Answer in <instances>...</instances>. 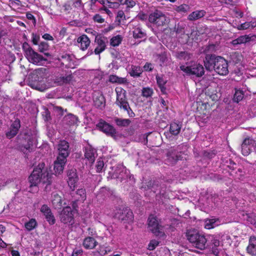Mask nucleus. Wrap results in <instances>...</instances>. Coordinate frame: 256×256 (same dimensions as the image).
Returning <instances> with one entry per match:
<instances>
[{
    "mask_svg": "<svg viewBox=\"0 0 256 256\" xmlns=\"http://www.w3.org/2000/svg\"><path fill=\"white\" fill-rule=\"evenodd\" d=\"M20 127V122L18 118H16L10 127L12 129L18 131Z\"/></svg>",
    "mask_w": 256,
    "mask_h": 256,
    "instance_id": "obj_56",
    "label": "nucleus"
},
{
    "mask_svg": "<svg viewBox=\"0 0 256 256\" xmlns=\"http://www.w3.org/2000/svg\"><path fill=\"white\" fill-rule=\"evenodd\" d=\"M18 131L10 128L9 130L6 133V136L8 138H12L18 134Z\"/></svg>",
    "mask_w": 256,
    "mask_h": 256,
    "instance_id": "obj_58",
    "label": "nucleus"
},
{
    "mask_svg": "<svg viewBox=\"0 0 256 256\" xmlns=\"http://www.w3.org/2000/svg\"><path fill=\"white\" fill-rule=\"evenodd\" d=\"M230 58L234 63L238 64L241 61L242 55L238 52H234L230 54Z\"/></svg>",
    "mask_w": 256,
    "mask_h": 256,
    "instance_id": "obj_42",
    "label": "nucleus"
},
{
    "mask_svg": "<svg viewBox=\"0 0 256 256\" xmlns=\"http://www.w3.org/2000/svg\"><path fill=\"white\" fill-rule=\"evenodd\" d=\"M68 184L72 190H74L78 180L76 170L74 168L69 169L67 172Z\"/></svg>",
    "mask_w": 256,
    "mask_h": 256,
    "instance_id": "obj_17",
    "label": "nucleus"
},
{
    "mask_svg": "<svg viewBox=\"0 0 256 256\" xmlns=\"http://www.w3.org/2000/svg\"><path fill=\"white\" fill-rule=\"evenodd\" d=\"M34 138L32 136H28L27 138V144L22 145L20 148L24 153L28 152H30L33 148V144Z\"/></svg>",
    "mask_w": 256,
    "mask_h": 256,
    "instance_id": "obj_28",
    "label": "nucleus"
},
{
    "mask_svg": "<svg viewBox=\"0 0 256 256\" xmlns=\"http://www.w3.org/2000/svg\"><path fill=\"white\" fill-rule=\"evenodd\" d=\"M45 218L47 222L50 224H54L56 222L54 216L52 214V212L49 215H48L46 216H45Z\"/></svg>",
    "mask_w": 256,
    "mask_h": 256,
    "instance_id": "obj_61",
    "label": "nucleus"
},
{
    "mask_svg": "<svg viewBox=\"0 0 256 256\" xmlns=\"http://www.w3.org/2000/svg\"><path fill=\"white\" fill-rule=\"evenodd\" d=\"M160 242L156 240H152L150 241L148 245V250H153L156 248L158 246Z\"/></svg>",
    "mask_w": 256,
    "mask_h": 256,
    "instance_id": "obj_53",
    "label": "nucleus"
},
{
    "mask_svg": "<svg viewBox=\"0 0 256 256\" xmlns=\"http://www.w3.org/2000/svg\"><path fill=\"white\" fill-rule=\"evenodd\" d=\"M182 124L181 122H172L170 124L169 132H164L166 138L170 140L173 138V136H178L181 130Z\"/></svg>",
    "mask_w": 256,
    "mask_h": 256,
    "instance_id": "obj_19",
    "label": "nucleus"
},
{
    "mask_svg": "<svg viewBox=\"0 0 256 256\" xmlns=\"http://www.w3.org/2000/svg\"><path fill=\"white\" fill-rule=\"evenodd\" d=\"M115 91L116 94V104L120 108L128 103L126 97V91L124 88L121 87H116Z\"/></svg>",
    "mask_w": 256,
    "mask_h": 256,
    "instance_id": "obj_15",
    "label": "nucleus"
},
{
    "mask_svg": "<svg viewBox=\"0 0 256 256\" xmlns=\"http://www.w3.org/2000/svg\"><path fill=\"white\" fill-rule=\"evenodd\" d=\"M188 240L193 246L201 250L206 248L207 238L203 234H200L194 230H188L186 234Z\"/></svg>",
    "mask_w": 256,
    "mask_h": 256,
    "instance_id": "obj_3",
    "label": "nucleus"
},
{
    "mask_svg": "<svg viewBox=\"0 0 256 256\" xmlns=\"http://www.w3.org/2000/svg\"><path fill=\"white\" fill-rule=\"evenodd\" d=\"M120 109H122L126 111L127 112V114L128 116L130 118H134L135 116V114L133 112L129 104L128 103L127 104L124 105V106L120 108Z\"/></svg>",
    "mask_w": 256,
    "mask_h": 256,
    "instance_id": "obj_48",
    "label": "nucleus"
},
{
    "mask_svg": "<svg viewBox=\"0 0 256 256\" xmlns=\"http://www.w3.org/2000/svg\"><path fill=\"white\" fill-rule=\"evenodd\" d=\"M153 90L150 88H144L142 90V96L146 98H148L152 96Z\"/></svg>",
    "mask_w": 256,
    "mask_h": 256,
    "instance_id": "obj_50",
    "label": "nucleus"
},
{
    "mask_svg": "<svg viewBox=\"0 0 256 256\" xmlns=\"http://www.w3.org/2000/svg\"><path fill=\"white\" fill-rule=\"evenodd\" d=\"M72 80V75H68L66 76H61L56 77L54 79V83L58 86H62L64 84L68 83Z\"/></svg>",
    "mask_w": 256,
    "mask_h": 256,
    "instance_id": "obj_35",
    "label": "nucleus"
},
{
    "mask_svg": "<svg viewBox=\"0 0 256 256\" xmlns=\"http://www.w3.org/2000/svg\"><path fill=\"white\" fill-rule=\"evenodd\" d=\"M128 177L130 179L132 177L133 178V176H130L129 170H126L125 167L120 166L116 167L114 171L110 172L108 178L116 179L118 181L122 182L123 180H126Z\"/></svg>",
    "mask_w": 256,
    "mask_h": 256,
    "instance_id": "obj_8",
    "label": "nucleus"
},
{
    "mask_svg": "<svg viewBox=\"0 0 256 256\" xmlns=\"http://www.w3.org/2000/svg\"><path fill=\"white\" fill-rule=\"evenodd\" d=\"M157 84L161 92L163 94H166V88L165 87V84L167 82V80L164 78L162 76H156V77Z\"/></svg>",
    "mask_w": 256,
    "mask_h": 256,
    "instance_id": "obj_38",
    "label": "nucleus"
},
{
    "mask_svg": "<svg viewBox=\"0 0 256 256\" xmlns=\"http://www.w3.org/2000/svg\"><path fill=\"white\" fill-rule=\"evenodd\" d=\"M60 221L64 224H72L74 222V211L70 206L63 208L60 212Z\"/></svg>",
    "mask_w": 256,
    "mask_h": 256,
    "instance_id": "obj_11",
    "label": "nucleus"
},
{
    "mask_svg": "<svg viewBox=\"0 0 256 256\" xmlns=\"http://www.w3.org/2000/svg\"><path fill=\"white\" fill-rule=\"evenodd\" d=\"M147 186L148 189H150L154 193L156 194V197H166V187L165 185H159L158 182L150 181Z\"/></svg>",
    "mask_w": 256,
    "mask_h": 256,
    "instance_id": "obj_13",
    "label": "nucleus"
},
{
    "mask_svg": "<svg viewBox=\"0 0 256 256\" xmlns=\"http://www.w3.org/2000/svg\"><path fill=\"white\" fill-rule=\"evenodd\" d=\"M74 56L66 53L60 54L58 58V60L60 64L66 68H70L74 65Z\"/></svg>",
    "mask_w": 256,
    "mask_h": 256,
    "instance_id": "obj_18",
    "label": "nucleus"
},
{
    "mask_svg": "<svg viewBox=\"0 0 256 256\" xmlns=\"http://www.w3.org/2000/svg\"><path fill=\"white\" fill-rule=\"evenodd\" d=\"M95 42L97 46L94 49V52L96 54H100L104 51L106 48V44L108 43V38L101 35H97L95 38Z\"/></svg>",
    "mask_w": 256,
    "mask_h": 256,
    "instance_id": "obj_16",
    "label": "nucleus"
},
{
    "mask_svg": "<svg viewBox=\"0 0 256 256\" xmlns=\"http://www.w3.org/2000/svg\"><path fill=\"white\" fill-rule=\"evenodd\" d=\"M21 2L20 0H9L8 5L10 7L14 8L20 6Z\"/></svg>",
    "mask_w": 256,
    "mask_h": 256,
    "instance_id": "obj_57",
    "label": "nucleus"
},
{
    "mask_svg": "<svg viewBox=\"0 0 256 256\" xmlns=\"http://www.w3.org/2000/svg\"><path fill=\"white\" fill-rule=\"evenodd\" d=\"M133 36L134 38H142L146 36V33L140 26L134 28Z\"/></svg>",
    "mask_w": 256,
    "mask_h": 256,
    "instance_id": "obj_36",
    "label": "nucleus"
},
{
    "mask_svg": "<svg viewBox=\"0 0 256 256\" xmlns=\"http://www.w3.org/2000/svg\"><path fill=\"white\" fill-rule=\"evenodd\" d=\"M244 96V92L242 90H236L234 94V101L238 102L242 100Z\"/></svg>",
    "mask_w": 256,
    "mask_h": 256,
    "instance_id": "obj_41",
    "label": "nucleus"
},
{
    "mask_svg": "<svg viewBox=\"0 0 256 256\" xmlns=\"http://www.w3.org/2000/svg\"><path fill=\"white\" fill-rule=\"evenodd\" d=\"M206 14L204 10H196L188 15V20L190 21L196 20L204 17Z\"/></svg>",
    "mask_w": 256,
    "mask_h": 256,
    "instance_id": "obj_32",
    "label": "nucleus"
},
{
    "mask_svg": "<svg viewBox=\"0 0 256 256\" xmlns=\"http://www.w3.org/2000/svg\"><path fill=\"white\" fill-rule=\"evenodd\" d=\"M148 228L156 236L163 238L166 234L164 226L158 223L157 218L153 214L150 215L148 220Z\"/></svg>",
    "mask_w": 256,
    "mask_h": 256,
    "instance_id": "obj_6",
    "label": "nucleus"
},
{
    "mask_svg": "<svg viewBox=\"0 0 256 256\" xmlns=\"http://www.w3.org/2000/svg\"><path fill=\"white\" fill-rule=\"evenodd\" d=\"M142 72V70L140 66H132L131 70L130 72V76L138 78L140 76Z\"/></svg>",
    "mask_w": 256,
    "mask_h": 256,
    "instance_id": "obj_39",
    "label": "nucleus"
},
{
    "mask_svg": "<svg viewBox=\"0 0 256 256\" xmlns=\"http://www.w3.org/2000/svg\"><path fill=\"white\" fill-rule=\"evenodd\" d=\"M94 105L100 109L104 108L106 100L104 96L102 94H99L94 98Z\"/></svg>",
    "mask_w": 256,
    "mask_h": 256,
    "instance_id": "obj_29",
    "label": "nucleus"
},
{
    "mask_svg": "<svg viewBox=\"0 0 256 256\" xmlns=\"http://www.w3.org/2000/svg\"><path fill=\"white\" fill-rule=\"evenodd\" d=\"M97 155L96 150L92 148L91 146H88L85 148L84 157L91 164L94 163Z\"/></svg>",
    "mask_w": 256,
    "mask_h": 256,
    "instance_id": "obj_23",
    "label": "nucleus"
},
{
    "mask_svg": "<svg viewBox=\"0 0 256 256\" xmlns=\"http://www.w3.org/2000/svg\"><path fill=\"white\" fill-rule=\"evenodd\" d=\"M40 212L44 215L45 216L52 213L51 210L46 204H44L42 206Z\"/></svg>",
    "mask_w": 256,
    "mask_h": 256,
    "instance_id": "obj_55",
    "label": "nucleus"
},
{
    "mask_svg": "<svg viewBox=\"0 0 256 256\" xmlns=\"http://www.w3.org/2000/svg\"><path fill=\"white\" fill-rule=\"evenodd\" d=\"M48 45L46 42H41L38 46L39 50L44 52L48 49Z\"/></svg>",
    "mask_w": 256,
    "mask_h": 256,
    "instance_id": "obj_62",
    "label": "nucleus"
},
{
    "mask_svg": "<svg viewBox=\"0 0 256 256\" xmlns=\"http://www.w3.org/2000/svg\"><path fill=\"white\" fill-rule=\"evenodd\" d=\"M218 44H210L208 45L204 46L200 49V53L206 54L208 53H212L216 52L218 50Z\"/></svg>",
    "mask_w": 256,
    "mask_h": 256,
    "instance_id": "obj_31",
    "label": "nucleus"
},
{
    "mask_svg": "<svg viewBox=\"0 0 256 256\" xmlns=\"http://www.w3.org/2000/svg\"><path fill=\"white\" fill-rule=\"evenodd\" d=\"M63 122L68 126L74 125L77 123L78 118L72 114H69L64 118Z\"/></svg>",
    "mask_w": 256,
    "mask_h": 256,
    "instance_id": "obj_33",
    "label": "nucleus"
},
{
    "mask_svg": "<svg viewBox=\"0 0 256 256\" xmlns=\"http://www.w3.org/2000/svg\"><path fill=\"white\" fill-rule=\"evenodd\" d=\"M114 216L124 223L132 222L134 218L132 211L127 208H116Z\"/></svg>",
    "mask_w": 256,
    "mask_h": 256,
    "instance_id": "obj_9",
    "label": "nucleus"
},
{
    "mask_svg": "<svg viewBox=\"0 0 256 256\" xmlns=\"http://www.w3.org/2000/svg\"><path fill=\"white\" fill-rule=\"evenodd\" d=\"M202 156L205 158H212L216 155V152L214 150H204L202 152Z\"/></svg>",
    "mask_w": 256,
    "mask_h": 256,
    "instance_id": "obj_47",
    "label": "nucleus"
},
{
    "mask_svg": "<svg viewBox=\"0 0 256 256\" xmlns=\"http://www.w3.org/2000/svg\"><path fill=\"white\" fill-rule=\"evenodd\" d=\"M218 218L206 219L205 221L204 228L206 229L213 228L219 224Z\"/></svg>",
    "mask_w": 256,
    "mask_h": 256,
    "instance_id": "obj_37",
    "label": "nucleus"
},
{
    "mask_svg": "<svg viewBox=\"0 0 256 256\" xmlns=\"http://www.w3.org/2000/svg\"><path fill=\"white\" fill-rule=\"evenodd\" d=\"M76 194L79 195L83 200H84L86 198V190L84 188H79L76 190Z\"/></svg>",
    "mask_w": 256,
    "mask_h": 256,
    "instance_id": "obj_63",
    "label": "nucleus"
},
{
    "mask_svg": "<svg viewBox=\"0 0 256 256\" xmlns=\"http://www.w3.org/2000/svg\"><path fill=\"white\" fill-rule=\"evenodd\" d=\"M148 20L150 23L160 26L167 24L169 20L161 11L156 10L150 14Z\"/></svg>",
    "mask_w": 256,
    "mask_h": 256,
    "instance_id": "obj_10",
    "label": "nucleus"
},
{
    "mask_svg": "<svg viewBox=\"0 0 256 256\" xmlns=\"http://www.w3.org/2000/svg\"><path fill=\"white\" fill-rule=\"evenodd\" d=\"M93 20L95 22L98 23H102L104 22V19L99 14H96L93 17Z\"/></svg>",
    "mask_w": 256,
    "mask_h": 256,
    "instance_id": "obj_64",
    "label": "nucleus"
},
{
    "mask_svg": "<svg viewBox=\"0 0 256 256\" xmlns=\"http://www.w3.org/2000/svg\"><path fill=\"white\" fill-rule=\"evenodd\" d=\"M180 68L188 76L200 78L204 74V68L201 64L198 63L188 66L182 65L180 66Z\"/></svg>",
    "mask_w": 256,
    "mask_h": 256,
    "instance_id": "obj_5",
    "label": "nucleus"
},
{
    "mask_svg": "<svg viewBox=\"0 0 256 256\" xmlns=\"http://www.w3.org/2000/svg\"><path fill=\"white\" fill-rule=\"evenodd\" d=\"M108 80L112 84H126L128 83V80L126 78L119 77L115 74H110L108 77Z\"/></svg>",
    "mask_w": 256,
    "mask_h": 256,
    "instance_id": "obj_30",
    "label": "nucleus"
},
{
    "mask_svg": "<svg viewBox=\"0 0 256 256\" xmlns=\"http://www.w3.org/2000/svg\"><path fill=\"white\" fill-rule=\"evenodd\" d=\"M14 187L17 190L14 192L15 198L17 196L22 188V182L20 180H17L14 182Z\"/></svg>",
    "mask_w": 256,
    "mask_h": 256,
    "instance_id": "obj_51",
    "label": "nucleus"
},
{
    "mask_svg": "<svg viewBox=\"0 0 256 256\" xmlns=\"http://www.w3.org/2000/svg\"><path fill=\"white\" fill-rule=\"evenodd\" d=\"M72 9V2L70 1H68L62 6V10L66 13H70Z\"/></svg>",
    "mask_w": 256,
    "mask_h": 256,
    "instance_id": "obj_54",
    "label": "nucleus"
},
{
    "mask_svg": "<svg viewBox=\"0 0 256 256\" xmlns=\"http://www.w3.org/2000/svg\"><path fill=\"white\" fill-rule=\"evenodd\" d=\"M22 49L24 52L25 56L31 63L38 64L42 61L44 60V57L34 51L26 42L23 43Z\"/></svg>",
    "mask_w": 256,
    "mask_h": 256,
    "instance_id": "obj_7",
    "label": "nucleus"
},
{
    "mask_svg": "<svg viewBox=\"0 0 256 256\" xmlns=\"http://www.w3.org/2000/svg\"><path fill=\"white\" fill-rule=\"evenodd\" d=\"M256 36L254 34L244 35L239 36L232 42L234 45L246 44L251 41H255Z\"/></svg>",
    "mask_w": 256,
    "mask_h": 256,
    "instance_id": "obj_24",
    "label": "nucleus"
},
{
    "mask_svg": "<svg viewBox=\"0 0 256 256\" xmlns=\"http://www.w3.org/2000/svg\"><path fill=\"white\" fill-rule=\"evenodd\" d=\"M52 204L55 209L60 208L62 205V198L57 194H54L52 200Z\"/></svg>",
    "mask_w": 256,
    "mask_h": 256,
    "instance_id": "obj_34",
    "label": "nucleus"
},
{
    "mask_svg": "<svg viewBox=\"0 0 256 256\" xmlns=\"http://www.w3.org/2000/svg\"><path fill=\"white\" fill-rule=\"evenodd\" d=\"M58 158L67 159L70 154L68 142L65 140H60L58 145Z\"/></svg>",
    "mask_w": 256,
    "mask_h": 256,
    "instance_id": "obj_14",
    "label": "nucleus"
},
{
    "mask_svg": "<svg viewBox=\"0 0 256 256\" xmlns=\"http://www.w3.org/2000/svg\"><path fill=\"white\" fill-rule=\"evenodd\" d=\"M122 4H126L128 8H132L136 5V2L134 0H118Z\"/></svg>",
    "mask_w": 256,
    "mask_h": 256,
    "instance_id": "obj_52",
    "label": "nucleus"
},
{
    "mask_svg": "<svg viewBox=\"0 0 256 256\" xmlns=\"http://www.w3.org/2000/svg\"><path fill=\"white\" fill-rule=\"evenodd\" d=\"M104 166V162L103 160H98L96 162V168L98 172H100L102 171V170Z\"/></svg>",
    "mask_w": 256,
    "mask_h": 256,
    "instance_id": "obj_60",
    "label": "nucleus"
},
{
    "mask_svg": "<svg viewBox=\"0 0 256 256\" xmlns=\"http://www.w3.org/2000/svg\"><path fill=\"white\" fill-rule=\"evenodd\" d=\"M66 161L67 159L57 157L56 160L54 162V166L56 174H60L62 172Z\"/></svg>",
    "mask_w": 256,
    "mask_h": 256,
    "instance_id": "obj_22",
    "label": "nucleus"
},
{
    "mask_svg": "<svg viewBox=\"0 0 256 256\" xmlns=\"http://www.w3.org/2000/svg\"><path fill=\"white\" fill-rule=\"evenodd\" d=\"M115 124L120 127H126L129 126L130 120L129 119H123L118 118H114V119Z\"/></svg>",
    "mask_w": 256,
    "mask_h": 256,
    "instance_id": "obj_40",
    "label": "nucleus"
},
{
    "mask_svg": "<svg viewBox=\"0 0 256 256\" xmlns=\"http://www.w3.org/2000/svg\"><path fill=\"white\" fill-rule=\"evenodd\" d=\"M48 172L46 167L45 164L43 162L40 163L36 166L30 175L28 177V181L30 183V188L38 186L40 182H46Z\"/></svg>",
    "mask_w": 256,
    "mask_h": 256,
    "instance_id": "obj_2",
    "label": "nucleus"
},
{
    "mask_svg": "<svg viewBox=\"0 0 256 256\" xmlns=\"http://www.w3.org/2000/svg\"><path fill=\"white\" fill-rule=\"evenodd\" d=\"M77 42L80 45L78 46L82 50H86L90 44V41L88 36L82 34L77 39Z\"/></svg>",
    "mask_w": 256,
    "mask_h": 256,
    "instance_id": "obj_25",
    "label": "nucleus"
},
{
    "mask_svg": "<svg viewBox=\"0 0 256 256\" xmlns=\"http://www.w3.org/2000/svg\"><path fill=\"white\" fill-rule=\"evenodd\" d=\"M34 81L40 82L47 76L48 70L44 68H40L34 70L32 72Z\"/></svg>",
    "mask_w": 256,
    "mask_h": 256,
    "instance_id": "obj_21",
    "label": "nucleus"
},
{
    "mask_svg": "<svg viewBox=\"0 0 256 256\" xmlns=\"http://www.w3.org/2000/svg\"><path fill=\"white\" fill-rule=\"evenodd\" d=\"M156 56L160 62V66L166 64V62L168 60V58L165 52L156 54Z\"/></svg>",
    "mask_w": 256,
    "mask_h": 256,
    "instance_id": "obj_45",
    "label": "nucleus"
},
{
    "mask_svg": "<svg viewBox=\"0 0 256 256\" xmlns=\"http://www.w3.org/2000/svg\"><path fill=\"white\" fill-rule=\"evenodd\" d=\"M256 144L255 140L252 138H245L242 144V154L244 156H248L252 150V148L254 147Z\"/></svg>",
    "mask_w": 256,
    "mask_h": 256,
    "instance_id": "obj_20",
    "label": "nucleus"
},
{
    "mask_svg": "<svg viewBox=\"0 0 256 256\" xmlns=\"http://www.w3.org/2000/svg\"><path fill=\"white\" fill-rule=\"evenodd\" d=\"M177 57L181 60H188L191 58L192 54L187 52H180L178 54Z\"/></svg>",
    "mask_w": 256,
    "mask_h": 256,
    "instance_id": "obj_43",
    "label": "nucleus"
},
{
    "mask_svg": "<svg viewBox=\"0 0 256 256\" xmlns=\"http://www.w3.org/2000/svg\"><path fill=\"white\" fill-rule=\"evenodd\" d=\"M247 252L252 256H256V237L252 236L249 240V244L246 248Z\"/></svg>",
    "mask_w": 256,
    "mask_h": 256,
    "instance_id": "obj_27",
    "label": "nucleus"
},
{
    "mask_svg": "<svg viewBox=\"0 0 256 256\" xmlns=\"http://www.w3.org/2000/svg\"><path fill=\"white\" fill-rule=\"evenodd\" d=\"M97 127L106 136H111L115 140L116 139L118 132L112 126L102 120L98 123Z\"/></svg>",
    "mask_w": 256,
    "mask_h": 256,
    "instance_id": "obj_12",
    "label": "nucleus"
},
{
    "mask_svg": "<svg viewBox=\"0 0 256 256\" xmlns=\"http://www.w3.org/2000/svg\"><path fill=\"white\" fill-rule=\"evenodd\" d=\"M188 6L186 4H181L176 8V10L178 12H186L188 9Z\"/></svg>",
    "mask_w": 256,
    "mask_h": 256,
    "instance_id": "obj_59",
    "label": "nucleus"
},
{
    "mask_svg": "<svg viewBox=\"0 0 256 256\" xmlns=\"http://www.w3.org/2000/svg\"><path fill=\"white\" fill-rule=\"evenodd\" d=\"M98 242L92 237L88 236L86 238L83 242V246L86 249H94L97 246Z\"/></svg>",
    "mask_w": 256,
    "mask_h": 256,
    "instance_id": "obj_26",
    "label": "nucleus"
},
{
    "mask_svg": "<svg viewBox=\"0 0 256 256\" xmlns=\"http://www.w3.org/2000/svg\"><path fill=\"white\" fill-rule=\"evenodd\" d=\"M36 226V222L34 219H31L28 222L26 223L25 227L28 230H32Z\"/></svg>",
    "mask_w": 256,
    "mask_h": 256,
    "instance_id": "obj_49",
    "label": "nucleus"
},
{
    "mask_svg": "<svg viewBox=\"0 0 256 256\" xmlns=\"http://www.w3.org/2000/svg\"><path fill=\"white\" fill-rule=\"evenodd\" d=\"M183 146L182 144L178 145L176 148H171L168 150L166 153L168 162L170 164L174 165L178 160H186V158L183 155L186 156V154L181 151Z\"/></svg>",
    "mask_w": 256,
    "mask_h": 256,
    "instance_id": "obj_4",
    "label": "nucleus"
},
{
    "mask_svg": "<svg viewBox=\"0 0 256 256\" xmlns=\"http://www.w3.org/2000/svg\"><path fill=\"white\" fill-rule=\"evenodd\" d=\"M204 62L206 69L209 72L214 70L221 76H226L228 73V61L221 56L206 54Z\"/></svg>",
    "mask_w": 256,
    "mask_h": 256,
    "instance_id": "obj_1",
    "label": "nucleus"
},
{
    "mask_svg": "<svg viewBox=\"0 0 256 256\" xmlns=\"http://www.w3.org/2000/svg\"><path fill=\"white\" fill-rule=\"evenodd\" d=\"M256 26L254 22H246L238 26V29L239 30H246L250 27L254 28Z\"/></svg>",
    "mask_w": 256,
    "mask_h": 256,
    "instance_id": "obj_46",
    "label": "nucleus"
},
{
    "mask_svg": "<svg viewBox=\"0 0 256 256\" xmlns=\"http://www.w3.org/2000/svg\"><path fill=\"white\" fill-rule=\"evenodd\" d=\"M122 38L120 35L112 37L110 40V45L112 46H118L122 42Z\"/></svg>",
    "mask_w": 256,
    "mask_h": 256,
    "instance_id": "obj_44",
    "label": "nucleus"
}]
</instances>
